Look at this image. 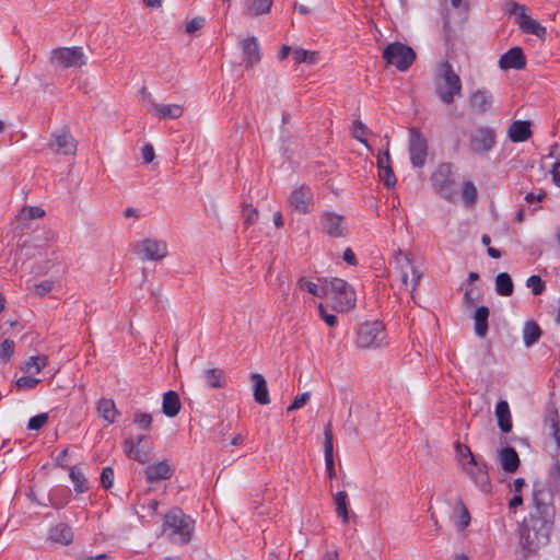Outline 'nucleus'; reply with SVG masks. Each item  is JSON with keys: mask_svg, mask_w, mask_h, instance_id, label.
<instances>
[{"mask_svg": "<svg viewBox=\"0 0 560 560\" xmlns=\"http://www.w3.org/2000/svg\"><path fill=\"white\" fill-rule=\"evenodd\" d=\"M463 469L481 490H487L490 486V478L487 466L482 460L471 457L470 462L463 463Z\"/></svg>", "mask_w": 560, "mask_h": 560, "instance_id": "nucleus-16", "label": "nucleus"}, {"mask_svg": "<svg viewBox=\"0 0 560 560\" xmlns=\"http://www.w3.org/2000/svg\"><path fill=\"white\" fill-rule=\"evenodd\" d=\"M497 133L490 127H477L470 131L469 148L476 154H486L495 145Z\"/></svg>", "mask_w": 560, "mask_h": 560, "instance_id": "nucleus-12", "label": "nucleus"}, {"mask_svg": "<svg viewBox=\"0 0 560 560\" xmlns=\"http://www.w3.org/2000/svg\"><path fill=\"white\" fill-rule=\"evenodd\" d=\"M143 100L150 104V109L160 119H176L183 115L184 108L179 104H158L153 101L151 93L144 88L141 90Z\"/></svg>", "mask_w": 560, "mask_h": 560, "instance_id": "nucleus-17", "label": "nucleus"}, {"mask_svg": "<svg viewBox=\"0 0 560 560\" xmlns=\"http://www.w3.org/2000/svg\"><path fill=\"white\" fill-rule=\"evenodd\" d=\"M495 417L498 425L502 432L509 433L512 430V417L506 400H500L495 406Z\"/></svg>", "mask_w": 560, "mask_h": 560, "instance_id": "nucleus-27", "label": "nucleus"}, {"mask_svg": "<svg viewBox=\"0 0 560 560\" xmlns=\"http://www.w3.org/2000/svg\"><path fill=\"white\" fill-rule=\"evenodd\" d=\"M51 62L59 68H77L86 63V57L81 47H61L52 50Z\"/></svg>", "mask_w": 560, "mask_h": 560, "instance_id": "nucleus-11", "label": "nucleus"}, {"mask_svg": "<svg viewBox=\"0 0 560 560\" xmlns=\"http://www.w3.org/2000/svg\"><path fill=\"white\" fill-rule=\"evenodd\" d=\"M174 474L173 466L167 460H162L144 468L143 475L148 483L170 479Z\"/></svg>", "mask_w": 560, "mask_h": 560, "instance_id": "nucleus-20", "label": "nucleus"}, {"mask_svg": "<svg viewBox=\"0 0 560 560\" xmlns=\"http://www.w3.org/2000/svg\"><path fill=\"white\" fill-rule=\"evenodd\" d=\"M488 317L489 308L487 306H479L475 314V332L479 337H485L488 331Z\"/></svg>", "mask_w": 560, "mask_h": 560, "instance_id": "nucleus-32", "label": "nucleus"}, {"mask_svg": "<svg viewBox=\"0 0 560 560\" xmlns=\"http://www.w3.org/2000/svg\"><path fill=\"white\" fill-rule=\"evenodd\" d=\"M38 383L39 378L28 374L18 378L15 382V387L18 390H30L33 389Z\"/></svg>", "mask_w": 560, "mask_h": 560, "instance_id": "nucleus-44", "label": "nucleus"}, {"mask_svg": "<svg viewBox=\"0 0 560 560\" xmlns=\"http://www.w3.org/2000/svg\"><path fill=\"white\" fill-rule=\"evenodd\" d=\"M180 410L179 396L174 390H168L163 396L162 411L166 417L173 418Z\"/></svg>", "mask_w": 560, "mask_h": 560, "instance_id": "nucleus-30", "label": "nucleus"}, {"mask_svg": "<svg viewBox=\"0 0 560 560\" xmlns=\"http://www.w3.org/2000/svg\"><path fill=\"white\" fill-rule=\"evenodd\" d=\"M299 285L301 289L307 291L308 293L313 294V295H316V296H322L324 295L323 294V287H318L316 283L314 282H311L304 278L300 279L299 280Z\"/></svg>", "mask_w": 560, "mask_h": 560, "instance_id": "nucleus-51", "label": "nucleus"}, {"mask_svg": "<svg viewBox=\"0 0 560 560\" xmlns=\"http://www.w3.org/2000/svg\"><path fill=\"white\" fill-rule=\"evenodd\" d=\"M242 50V59L246 68H253L262 58L260 44L257 37L248 36L238 40Z\"/></svg>", "mask_w": 560, "mask_h": 560, "instance_id": "nucleus-18", "label": "nucleus"}, {"mask_svg": "<svg viewBox=\"0 0 560 560\" xmlns=\"http://www.w3.org/2000/svg\"><path fill=\"white\" fill-rule=\"evenodd\" d=\"M499 458L502 468L506 472H515L520 466V458L513 447H504L499 453Z\"/></svg>", "mask_w": 560, "mask_h": 560, "instance_id": "nucleus-29", "label": "nucleus"}, {"mask_svg": "<svg viewBox=\"0 0 560 560\" xmlns=\"http://www.w3.org/2000/svg\"><path fill=\"white\" fill-rule=\"evenodd\" d=\"M525 63V56L520 47L511 48L499 60L501 69H522Z\"/></svg>", "mask_w": 560, "mask_h": 560, "instance_id": "nucleus-21", "label": "nucleus"}, {"mask_svg": "<svg viewBox=\"0 0 560 560\" xmlns=\"http://www.w3.org/2000/svg\"><path fill=\"white\" fill-rule=\"evenodd\" d=\"M201 377L208 388H222L225 386L226 380L223 370L218 368L205 369Z\"/></svg>", "mask_w": 560, "mask_h": 560, "instance_id": "nucleus-24", "label": "nucleus"}, {"mask_svg": "<svg viewBox=\"0 0 560 560\" xmlns=\"http://www.w3.org/2000/svg\"><path fill=\"white\" fill-rule=\"evenodd\" d=\"M355 345L360 349H378L387 345L385 326L380 320L366 322L357 330Z\"/></svg>", "mask_w": 560, "mask_h": 560, "instance_id": "nucleus-5", "label": "nucleus"}, {"mask_svg": "<svg viewBox=\"0 0 560 560\" xmlns=\"http://www.w3.org/2000/svg\"><path fill=\"white\" fill-rule=\"evenodd\" d=\"M320 229L329 237H345L348 232L347 222L343 215L334 211H324L320 214Z\"/></svg>", "mask_w": 560, "mask_h": 560, "instance_id": "nucleus-14", "label": "nucleus"}, {"mask_svg": "<svg viewBox=\"0 0 560 560\" xmlns=\"http://www.w3.org/2000/svg\"><path fill=\"white\" fill-rule=\"evenodd\" d=\"M390 165H392V162H390V155H389L388 149H386L384 152L378 153V155H377L378 171L382 168H386Z\"/></svg>", "mask_w": 560, "mask_h": 560, "instance_id": "nucleus-58", "label": "nucleus"}, {"mask_svg": "<svg viewBox=\"0 0 560 560\" xmlns=\"http://www.w3.org/2000/svg\"><path fill=\"white\" fill-rule=\"evenodd\" d=\"M292 56L295 63L314 65L318 61V54L316 51L305 50L300 47L292 50Z\"/></svg>", "mask_w": 560, "mask_h": 560, "instance_id": "nucleus-40", "label": "nucleus"}, {"mask_svg": "<svg viewBox=\"0 0 560 560\" xmlns=\"http://www.w3.org/2000/svg\"><path fill=\"white\" fill-rule=\"evenodd\" d=\"M325 467L326 471L329 476V478L336 477V470H335V464H334V457L325 458Z\"/></svg>", "mask_w": 560, "mask_h": 560, "instance_id": "nucleus-62", "label": "nucleus"}, {"mask_svg": "<svg viewBox=\"0 0 560 560\" xmlns=\"http://www.w3.org/2000/svg\"><path fill=\"white\" fill-rule=\"evenodd\" d=\"M54 288V282L50 280H44L33 285L32 292L37 296H44L50 292Z\"/></svg>", "mask_w": 560, "mask_h": 560, "instance_id": "nucleus-52", "label": "nucleus"}, {"mask_svg": "<svg viewBox=\"0 0 560 560\" xmlns=\"http://www.w3.org/2000/svg\"><path fill=\"white\" fill-rule=\"evenodd\" d=\"M142 160L144 163H151L154 160L155 153L154 149L150 143L143 145L141 150Z\"/></svg>", "mask_w": 560, "mask_h": 560, "instance_id": "nucleus-59", "label": "nucleus"}, {"mask_svg": "<svg viewBox=\"0 0 560 560\" xmlns=\"http://www.w3.org/2000/svg\"><path fill=\"white\" fill-rule=\"evenodd\" d=\"M453 520L458 530L465 529L470 523L469 512L462 500L457 501Z\"/></svg>", "mask_w": 560, "mask_h": 560, "instance_id": "nucleus-37", "label": "nucleus"}, {"mask_svg": "<svg viewBox=\"0 0 560 560\" xmlns=\"http://www.w3.org/2000/svg\"><path fill=\"white\" fill-rule=\"evenodd\" d=\"M456 453L462 465L464 462H470L471 457H475L467 445L457 444Z\"/></svg>", "mask_w": 560, "mask_h": 560, "instance_id": "nucleus-54", "label": "nucleus"}, {"mask_svg": "<svg viewBox=\"0 0 560 560\" xmlns=\"http://www.w3.org/2000/svg\"><path fill=\"white\" fill-rule=\"evenodd\" d=\"M124 452L128 458L147 464L151 459L153 444L148 435H139L137 439L129 438L124 442Z\"/></svg>", "mask_w": 560, "mask_h": 560, "instance_id": "nucleus-10", "label": "nucleus"}, {"mask_svg": "<svg viewBox=\"0 0 560 560\" xmlns=\"http://www.w3.org/2000/svg\"><path fill=\"white\" fill-rule=\"evenodd\" d=\"M48 359L46 355L30 357L22 365V371L30 375L38 374L46 365Z\"/></svg>", "mask_w": 560, "mask_h": 560, "instance_id": "nucleus-34", "label": "nucleus"}, {"mask_svg": "<svg viewBox=\"0 0 560 560\" xmlns=\"http://www.w3.org/2000/svg\"><path fill=\"white\" fill-rule=\"evenodd\" d=\"M311 394L308 392L298 395L293 402L288 407V411H293L302 408L310 399Z\"/></svg>", "mask_w": 560, "mask_h": 560, "instance_id": "nucleus-53", "label": "nucleus"}, {"mask_svg": "<svg viewBox=\"0 0 560 560\" xmlns=\"http://www.w3.org/2000/svg\"><path fill=\"white\" fill-rule=\"evenodd\" d=\"M408 151L413 167L420 168L425 164L428 158V142L423 135L415 128L409 130Z\"/></svg>", "mask_w": 560, "mask_h": 560, "instance_id": "nucleus-13", "label": "nucleus"}, {"mask_svg": "<svg viewBox=\"0 0 560 560\" xmlns=\"http://www.w3.org/2000/svg\"><path fill=\"white\" fill-rule=\"evenodd\" d=\"M318 310H319V315H320V317L324 319V322H325L328 326L332 327V326H335V325H336V323H337V317H336L335 315H332V314H327V313L325 312V308H324V306H323L322 304H319Z\"/></svg>", "mask_w": 560, "mask_h": 560, "instance_id": "nucleus-61", "label": "nucleus"}, {"mask_svg": "<svg viewBox=\"0 0 560 560\" xmlns=\"http://www.w3.org/2000/svg\"><path fill=\"white\" fill-rule=\"evenodd\" d=\"M250 380L253 382L255 401L260 405H268L270 397L265 377L259 373H252Z\"/></svg>", "mask_w": 560, "mask_h": 560, "instance_id": "nucleus-23", "label": "nucleus"}, {"mask_svg": "<svg viewBox=\"0 0 560 560\" xmlns=\"http://www.w3.org/2000/svg\"><path fill=\"white\" fill-rule=\"evenodd\" d=\"M49 539L57 544L68 545L73 539L72 528L65 523H59L50 528Z\"/></svg>", "mask_w": 560, "mask_h": 560, "instance_id": "nucleus-28", "label": "nucleus"}, {"mask_svg": "<svg viewBox=\"0 0 560 560\" xmlns=\"http://www.w3.org/2000/svg\"><path fill=\"white\" fill-rule=\"evenodd\" d=\"M434 90L444 104L451 105L462 94V80L452 65L444 60L436 65L434 72Z\"/></svg>", "mask_w": 560, "mask_h": 560, "instance_id": "nucleus-1", "label": "nucleus"}, {"mask_svg": "<svg viewBox=\"0 0 560 560\" xmlns=\"http://www.w3.org/2000/svg\"><path fill=\"white\" fill-rule=\"evenodd\" d=\"M343 260L349 264V265H357V259H355V255L354 253L351 250V248H347L345 252H343Z\"/></svg>", "mask_w": 560, "mask_h": 560, "instance_id": "nucleus-63", "label": "nucleus"}, {"mask_svg": "<svg viewBox=\"0 0 560 560\" xmlns=\"http://www.w3.org/2000/svg\"><path fill=\"white\" fill-rule=\"evenodd\" d=\"M49 147L55 153L65 155L74 154L77 150V143L67 128H61L51 135Z\"/></svg>", "mask_w": 560, "mask_h": 560, "instance_id": "nucleus-19", "label": "nucleus"}, {"mask_svg": "<svg viewBox=\"0 0 560 560\" xmlns=\"http://www.w3.org/2000/svg\"><path fill=\"white\" fill-rule=\"evenodd\" d=\"M133 422L143 430L150 428L152 422V417L149 413H137L135 416Z\"/></svg>", "mask_w": 560, "mask_h": 560, "instance_id": "nucleus-55", "label": "nucleus"}, {"mask_svg": "<svg viewBox=\"0 0 560 560\" xmlns=\"http://www.w3.org/2000/svg\"><path fill=\"white\" fill-rule=\"evenodd\" d=\"M288 203L296 212H311L314 205V197L311 188L304 185L296 187L290 194Z\"/></svg>", "mask_w": 560, "mask_h": 560, "instance_id": "nucleus-15", "label": "nucleus"}, {"mask_svg": "<svg viewBox=\"0 0 560 560\" xmlns=\"http://www.w3.org/2000/svg\"><path fill=\"white\" fill-rule=\"evenodd\" d=\"M392 262L396 271L399 273L401 285L409 289L411 299H415V291L423 276L420 266H417L411 256L401 249L393 253Z\"/></svg>", "mask_w": 560, "mask_h": 560, "instance_id": "nucleus-4", "label": "nucleus"}, {"mask_svg": "<svg viewBox=\"0 0 560 560\" xmlns=\"http://www.w3.org/2000/svg\"><path fill=\"white\" fill-rule=\"evenodd\" d=\"M272 0H245L243 14L249 18H255L266 14L270 11Z\"/></svg>", "mask_w": 560, "mask_h": 560, "instance_id": "nucleus-25", "label": "nucleus"}, {"mask_svg": "<svg viewBox=\"0 0 560 560\" xmlns=\"http://www.w3.org/2000/svg\"><path fill=\"white\" fill-rule=\"evenodd\" d=\"M478 196L477 188L475 184L470 180H467L463 184L462 187V198L466 206H471L476 202Z\"/></svg>", "mask_w": 560, "mask_h": 560, "instance_id": "nucleus-41", "label": "nucleus"}, {"mask_svg": "<svg viewBox=\"0 0 560 560\" xmlns=\"http://www.w3.org/2000/svg\"><path fill=\"white\" fill-rule=\"evenodd\" d=\"M135 254L141 260H162L168 255L167 243L161 238L144 237L133 245Z\"/></svg>", "mask_w": 560, "mask_h": 560, "instance_id": "nucleus-8", "label": "nucleus"}, {"mask_svg": "<svg viewBox=\"0 0 560 560\" xmlns=\"http://www.w3.org/2000/svg\"><path fill=\"white\" fill-rule=\"evenodd\" d=\"M434 190L450 202H455L456 191L454 188V179L452 174V166L443 163L436 167L431 176Z\"/></svg>", "mask_w": 560, "mask_h": 560, "instance_id": "nucleus-7", "label": "nucleus"}, {"mask_svg": "<svg viewBox=\"0 0 560 560\" xmlns=\"http://www.w3.org/2000/svg\"><path fill=\"white\" fill-rule=\"evenodd\" d=\"M324 456L325 458L334 457L332 429L330 422L324 430Z\"/></svg>", "mask_w": 560, "mask_h": 560, "instance_id": "nucleus-42", "label": "nucleus"}, {"mask_svg": "<svg viewBox=\"0 0 560 560\" xmlns=\"http://www.w3.org/2000/svg\"><path fill=\"white\" fill-rule=\"evenodd\" d=\"M538 511L540 513V529L545 532V535L548 536L555 521V510L551 505L542 504L538 506Z\"/></svg>", "mask_w": 560, "mask_h": 560, "instance_id": "nucleus-35", "label": "nucleus"}, {"mask_svg": "<svg viewBox=\"0 0 560 560\" xmlns=\"http://www.w3.org/2000/svg\"><path fill=\"white\" fill-rule=\"evenodd\" d=\"M469 102L475 112L485 113L490 109L493 98L490 92L479 90L471 94Z\"/></svg>", "mask_w": 560, "mask_h": 560, "instance_id": "nucleus-26", "label": "nucleus"}, {"mask_svg": "<svg viewBox=\"0 0 560 560\" xmlns=\"http://www.w3.org/2000/svg\"><path fill=\"white\" fill-rule=\"evenodd\" d=\"M368 132V128L364 124H362V121L360 120H357L354 121L353 124V128H352V136L353 138H355L357 140H359L361 143H363L366 148H369L368 145V141L366 139L364 138V135Z\"/></svg>", "mask_w": 560, "mask_h": 560, "instance_id": "nucleus-49", "label": "nucleus"}, {"mask_svg": "<svg viewBox=\"0 0 560 560\" xmlns=\"http://www.w3.org/2000/svg\"><path fill=\"white\" fill-rule=\"evenodd\" d=\"M336 514L338 517L342 520L343 523L349 521V511H348V494L346 491H339L335 494L334 498Z\"/></svg>", "mask_w": 560, "mask_h": 560, "instance_id": "nucleus-38", "label": "nucleus"}, {"mask_svg": "<svg viewBox=\"0 0 560 560\" xmlns=\"http://www.w3.org/2000/svg\"><path fill=\"white\" fill-rule=\"evenodd\" d=\"M508 137L512 142H524L532 137L530 122L515 120L508 128Z\"/></svg>", "mask_w": 560, "mask_h": 560, "instance_id": "nucleus-22", "label": "nucleus"}, {"mask_svg": "<svg viewBox=\"0 0 560 560\" xmlns=\"http://www.w3.org/2000/svg\"><path fill=\"white\" fill-rule=\"evenodd\" d=\"M242 215H243L244 224L248 226L257 221L258 211L250 205H246L243 207Z\"/></svg>", "mask_w": 560, "mask_h": 560, "instance_id": "nucleus-50", "label": "nucleus"}, {"mask_svg": "<svg viewBox=\"0 0 560 560\" xmlns=\"http://www.w3.org/2000/svg\"><path fill=\"white\" fill-rule=\"evenodd\" d=\"M194 520L184 514L179 509H172L164 515L162 535L172 541L188 542L194 534Z\"/></svg>", "mask_w": 560, "mask_h": 560, "instance_id": "nucleus-2", "label": "nucleus"}, {"mask_svg": "<svg viewBox=\"0 0 560 560\" xmlns=\"http://www.w3.org/2000/svg\"><path fill=\"white\" fill-rule=\"evenodd\" d=\"M526 287L529 288L535 295H539L544 292L546 285L539 276H530L526 280Z\"/></svg>", "mask_w": 560, "mask_h": 560, "instance_id": "nucleus-48", "label": "nucleus"}, {"mask_svg": "<svg viewBox=\"0 0 560 560\" xmlns=\"http://www.w3.org/2000/svg\"><path fill=\"white\" fill-rule=\"evenodd\" d=\"M540 336H541V329L535 322L528 320L524 324L523 341L527 348L535 345L539 340Z\"/></svg>", "mask_w": 560, "mask_h": 560, "instance_id": "nucleus-33", "label": "nucleus"}, {"mask_svg": "<svg viewBox=\"0 0 560 560\" xmlns=\"http://www.w3.org/2000/svg\"><path fill=\"white\" fill-rule=\"evenodd\" d=\"M203 24H205V19L201 16H196L186 24V32L191 34V33L200 30L203 26Z\"/></svg>", "mask_w": 560, "mask_h": 560, "instance_id": "nucleus-57", "label": "nucleus"}, {"mask_svg": "<svg viewBox=\"0 0 560 560\" xmlns=\"http://www.w3.org/2000/svg\"><path fill=\"white\" fill-rule=\"evenodd\" d=\"M324 296L331 302L338 312H347L355 305V292L345 280L332 278L323 285Z\"/></svg>", "mask_w": 560, "mask_h": 560, "instance_id": "nucleus-3", "label": "nucleus"}, {"mask_svg": "<svg viewBox=\"0 0 560 560\" xmlns=\"http://www.w3.org/2000/svg\"><path fill=\"white\" fill-rule=\"evenodd\" d=\"M45 211L39 207L25 206L21 209L19 218L21 220H34L42 218Z\"/></svg>", "mask_w": 560, "mask_h": 560, "instance_id": "nucleus-43", "label": "nucleus"}, {"mask_svg": "<svg viewBox=\"0 0 560 560\" xmlns=\"http://www.w3.org/2000/svg\"><path fill=\"white\" fill-rule=\"evenodd\" d=\"M553 183L560 188V162H556L552 168Z\"/></svg>", "mask_w": 560, "mask_h": 560, "instance_id": "nucleus-64", "label": "nucleus"}, {"mask_svg": "<svg viewBox=\"0 0 560 560\" xmlns=\"http://www.w3.org/2000/svg\"><path fill=\"white\" fill-rule=\"evenodd\" d=\"M378 177H380L381 182H383L384 185L387 188H394L395 187V185H396V176L394 174L392 165L386 167V168L380 170L378 171Z\"/></svg>", "mask_w": 560, "mask_h": 560, "instance_id": "nucleus-45", "label": "nucleus"}, {"mask_svg": "<svg viewBox=\"0 0 560 560\" xmlns=\"http://www.w3.org/2000/svg\"><path fill=\"white\" fill-rule=\"evenodd\" d=\"M14 341L10 339H5L0 345V361L2 363H7L11 359L14 352Z\"/></svg>", "mask_w": 560, "mask_h": 560, "instance_id": "nucleus-47", "label": "nucleus"}, {"mask_svg": "<svg viewBox=\"0 0 560 560\" xmlns=\"http://www.w3.org/2000/svg\"><path fill=\"white\" fill-rule=\"evenodd\" d=\"M69 477L73 483L74 490L82 493L88 490V480L79 467L72 466L69 468Z\"/></svg>", "mask_w": 560, "mask_h": 560, "instance_id": "nucleus-39", "label": "nucleus"}, {"mask_svg": "<svg viewBox=\"0 0 560 560\" xmlns=\"http://www.w3.org/2000/svg\"><path fill=\"white\" fill-rule=\"evenodd\" d=\"M48 419L47 412L38 413L28 420L27 429L33 431L40 430L48 422Z\"/></svg>", "mask_w": 560, "mask_h": 560, "instance_id": "nucleus-46", "label": "nucleus"}, {"mask_svg": "<svg viewBox=\"0 0 560 560\" xmlns=\"http://www.w3.org/2000/svg\"><path fill=\"white\" fill-rule=\"evenodd\" d=\"M383 58L399 71H406L415 61L416 54L405 44L392 43L384 49Z\"/></svg>", "mask_w": 560, "mask_h": 560, "instance_id": "nucleus-9", "label": "nucleus"}, {"mask_svg": "<svg viewBox=\"0 0 560 560\" xmlns=\"http://www.w3.org/2000/svg\"><path fill=\"white\" fill-rule=\"evenodd\" d=\"M504 11L515 18L516 24L523 32L536 35L539 38L545 36L546 28L529 16L528 8L524 4H520L514 0H506L504 2Z\"/></svg>", "mask_w": 560, "mask_h": 560, "instance_id": "nucleus-6", "label": "nucleus"}, {"mask_svg": "<svg viewBox=\"0 0 560 560\" xmlns=\"http://www.w3.org/2000/svg\"><path fill=\"white\" fill-rule=\"evenodd\" d=\"M514 290L512 278L506 272H501L495 277V291L499 295L510 296Z\"/></svg>", "mask_w": 560, "mask_h": 560, "instance_id": "nucleus-36", "label": "nucleus"}, {"mask_svg": "<svg viewBox=\"0 0 560 560\" xmlns=\"http://www.w3.org/2000/svg\"><path fill=\"white\" fill-rule=\"evenodd\" d=\"M478 293L474 291V289H467L465 292V304L468 307H472L477 304Z\"/></svg>", "mask_w": 560, "mask_h": 560, "instance_id": "nucleus-60", "label": "nucleus"}, {"mask_svg": "<svg viewBox=\"0 0 560 560\" xmlns=\"http://www.w3.org/2000/svg\"><path fill=\"white\" fill-rule=\"evenodd\" d=\"M96 410L98 416L106 422L114 423L116 421L118 411L116 409L114 400L108 398H102L97 402Z\"/></svg>", "mask_w": 560, "mask_h": 560, "instance_id": "nucleus-31", "label": "nucleus"}, {"mask_svg": "<svg viewBox=\"0 0 560 560\" xmlns=\"http://www.w3.org/2000/svg\"><path fill=\"white\" fill-rule=\"evenodd\" d=\"M101 482L104 488H110L114 482V470L110 467H105L101 474Z\"/></svg>", "mask_w": 560, "mask_h": 560, "instance_id": "nucleus-56", "label": "nucleus"}]
</instances>
